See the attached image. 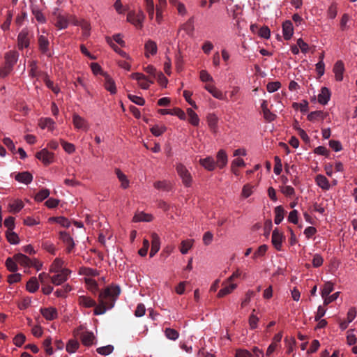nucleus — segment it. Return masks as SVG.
<instances>
[{
  "instance_id": "412c9836",
  "label": "nucleus",
  "mask_w": 357,
  "mask_h": 357,
  "mask_svg": "<svg viewBox=\"0 0 357 357\" xmlns=\"http://www.w3.org/2000/svg\"><path fill=\"white\" fill-rule=\"evenodd\" d=\"M206 121L210 130L216 133L218 130V118L215 114H208L206 116Z\"/></svg>"
},
{
  "instance_id": "5fc2aeb1",
  "label": "nucleus",
  "mask_w": 357,
  "mask_h": 357,
  "mask_svg": "<svg viewBox=\"0 0 357 357\" xmlns=\"http://www.w3.org/2000/svg\"><path fill=\"white\" fill-rule=\"evenodd\" d=\"M43 345L45 348V352L48 355H52L54 353L53 348L52 347V338L50 337H47L43 343Z\"/></svg>"
},
{
  "instance_id": "2f4dec72",
  "label": "nucleus",
  "mask_w": 357,
  "mask_h": 357,
  "mask_svg": "<svg viewBox=\"0 0 357 357\" xmlns=\"http://www.w3.org/2000/svg\"><path fill=\"white\" fill-rule=\"evenodd\" d=\"M133 222H151L153 220V216L151 214L145 213L144 212H140L139 213H136L133 218Z\"/></svg>"
},
{
  "instance_id": "f257e3e1",
  "label": "nucleus",
  "mask_w": 357,
  "mask_h": 357,
  "mask_svg": "<svg viewBox=\"0 0 357 357\" xmlns=\"http://www.w3.org/2000/svg\"><path fill=\"white\" fill-rule=\"evenodd\" d=\"M121 293V289L118 285H110L100 293L98 305L96 301L87 296H80L78 298L79 305L84 307H95L93 313L95 315L103 314L107 310L114 306L115 302Z\"/></svg>"
},
{
  "instance_id": "f03ea898",
  "label": "nucleus",
  "mask_w": 357,
  "mask_h": 357,
  "mask_svg": "<svg viewBox=\"0 0 357 357\" xmlns=\"http://www.w3.org/2000/svg\"><path fill=\"white\" fill-rule=\"evenodd\" d=\"M176 170L184 186L190 187L192 183V176L187 167L183 163L179 162L176 165Z\"/></svg>"
},
{
  "instance_id": "f3484780",
  "label": "nucleus",
  "mask_w": 357,
  "mask_h": 357,
  "mask_svg": "<svg viewBox=\"0 0 357 357\" xmlns=\"http://www.w3.org/2000/svg\"><path fill=\"white\" fill-rule=\"evenodd\" d=\"M227 162L228 158L225 151L223 149L219 150L216 155V167L222 169L227 165Z\"/></svg>"
},
{
  "instance_id": "bf43d9fd",
  "label": "nucleus",
  "mask_w": 357,
  "mask_h": 357,
  "mask_svg": "<svg viewBox=\"0 0 357 357\" xmlns=\"http://www.w3.org/2000/svg\"><path fill=\"white\" fill-rule=\"evenodd\" d=\"M128 98L132 102L135 103L136 105L142 106L145 104V100L141 96H137L136 95H132V94H128Z\"/></svg>"
},
{
  "instance_id": "58836bf2",
  "label": "nucleus",
  "mask_w": 357,
  "mask_h": 357,
  "mask_svg": "<svg viewBox=\"0 0 357 357\" xmlns=\"http://www.w3.org/2000/svg\"><path fill=\"white\" fill-rule=\"evenodd\" d=\"M326 116V114L324 113L322 111H314L311 112L307 116V119L310 121H314L315 120H317L319 119H321L324 120Z\"/></svg>"
},
{
  "instance_id": "4d7b16f0",
  "label": "nucleus",
  "mask_w": 357,
  "mask_h": 357,
  "mask_svg": "<svg viewBox=\"0 0 357 357\" xmlns=\"http://www.w3.org/2000/svg\"><path fill=\"white\" fill-rule=\"evenodd\" d=\"M280 191L287 197H291L295 195V190L291 185H282L280 187Z\"/></svg>"
},
{
  "instance_id": "c03bdc74",
  "label": "nucleus",
  "mask_w": 357,
  "mask_h": 357,
  "mask_svg": "<svg viewBox=\"0 0 357 357\" xmlns=\"http://www.w3.org/2000/svg\"><path fill=\"white\" fill-rule=\"evenodd\" d=\"M334 289V284L331 282H326L324 284V287L321 289V297L325 298L326 296H328Z\"/></svg>"
},
{
  "instance_id": "864d4df0",
  "label": "nucleus",
  "mask_w": 357,
  "mask_h": 357,
  "mask_svg": "<svg viewBox=\"0 0 357 357\" xmlns=\"http://www.w3.org/2000/svg\"><path fill=\"white\" fill-rule=\"evenodd\" d=\"M284 342L286 344V347L287 348V353L290 354L294 351V347L296 345V340L294 337H291L289 338L286 337L284 339Z\"/></svg>"
},
{
  "instance_id": "f8f14e48",
  "label": "nucleus",
  "mask_w": 357,
  "mask_h": 357,
  "mask_svg": "<svg viewBox=\"0 0 357 357\" xmlns=\"http://www.w3.org/2000/svg\"><path fill=\"white\" fill-rule=\"evenodd\" d=\"M283 240L282 233L275 229L272 233L271 242L275 248L280 251L282 249V243Z\"/></svg>"
},
{
  "instance_id": "338daca9",
  "label": "nucleus",
  "mask_w": 357,
  "mask_h": 357,
  "mask_svg": "<svg viewBox=\"0 0 357 357\" xmlns=\"http://www.w3.org/2000/svg\"><path fill=\"white\" fill-rule=\"evenodd\" d=\"M281 86L280 82H269L266 85V89L269 93H273L278 91Z\"/></svg>"
},
{
  "instance_id": "e2e57ef3",
  "label": "nucleus",
  "mask_w": 357,
  "mask_h": 357,
  "mask_svg": "<svg viewBox=\"0 0 357 357\" xmlns=\"http://www.w3.org/2000/svg\"><path fill=\"white\" fill-rule=\"evenodd\" d=\"M51 220H54L56 222L61 225L63 227L68 228L70 225V222L69 221V220L64 217L52 218Z\"/></svg>"
},
{
  "instance_id": "c756f323",
  "label": "nucleus",
  "mask_w": 357,
  "mask_h": 357,
  "mask_svg": "<svg viewBox=\"0 0 357 357\" xmlns=\"http://www.w3.org/2000/svg\"><path fill=\"white\" fill-rule=\"evenodd\" d=\"M95 336L92 332L86 331L82 333L81 340L84 345L86 347L91 346L93 343Z\"/></svg>"
},
{
  "instance_id": "680f3d73",
  "label": "nucleus",
  "mask_w": 357,
  "mask_h": 357,
  "mask_svg": "<svg viewBox=\"0 0 357 357\" xmlns=\"http://www.w3.org/2000/svg\"><path fill=\"white\" fill-rule=\"evenodd\" d=\"M42 248L45 250L47 252H50L52 255L56 254V248L53 243L49 241H45L42 243Z\"/></svg>"
},
{
  "instance_id": "8fccbe9b",
  "label": "nucleus",
  "mask_w": 357,
  "mask_h": 357,
  "mask_svg": "<svg viewBox=\"0 0 357 357\" xmlns=\"http://www.w3.org/2000/svg\"><path fill=\"white\" fill-rule=\"evenodd\" d=\"M78 348L79 343L77 340H69L66 344V351L70 354L75 353Z\"/></svg>"
},
{
  "instance_id": "393cba45",
  "label": "nucleus",
  "mask_w": 357,
  "mask_h": 357,
  "mask_svg": "<svg viewBox=\"0 0 357 357\" xmlns=\"http://www.w3.org/2000/svg\"><path fill=\"white\" fill-rule=\"evenodd\" d=\"M14 259L17 262V264H19L20 265H21L24 267L29 268L31 266V259H30L29 257H28L27 256H26L24 254H22V253L15 254L14 255Z\"/></svg>"
},
{
  "instance_id": "72a5a7b5",
  "label": "nucleus",
  "mask_w": 357,
  "mask_h": 357,
  "mask_svg": "<svg viewBox=\"0 0 357 357\" xmlns=\"http://www.w3.org/2000/svg\"><path fill=\"white\" fill-rule=\"evenodd\" d=\"M106 41L107 43L110 45V47L115 51L116 53H118L119 55H121L122 57L126 58L127 59H130L129 55L124 52L123 50H121L112 40L110 37H106Z\"/></svg>"
},
{
  "instance_id": "c85d7f7f",
  "label": "nucleus",
  "mask_w": 357,
  "mask_h": 357,
  "mask_svg": "<svg viewBox=\"0 0 357 357\" xmlns=\"http://www.w3.org/2000/svg\"><path fill=\"white\" fill-rule=\"evenodd\" d=\"M315 182L317 185L323 190H328L330 188L328 180L325 176L322 174H318L316 176Z\"/></svg>"
},
{
  "instance_id": "bb28decb",
  "label": "nucleus",
  "mask_w": 357,
  "mask_h": 357,
  "mask_svg": "<svg viewBox=\"0 0 357 357\" xmlns=\"http://www.w3.org/2000/svg\"><path fill=\"white\" fill-rule=\"evenodd\" d=\"M64 261L61 258H56L54 261L52 263L50 267V273H57L58 271H61L62 270H65L66 268L63 267Z\"/></svg>"
},
{
  "instance_id": "423d86ee",
  "label": "nucleus",
  "mask_w": 357,
  "mask_h": 357,
  "mask_svg": "<svg viewBox=\"0 0 357 357\" xmlns=\"http://www.w3.org/2000/svg\"><path fill=\"white\" fill-rule=\"evenodd\" d=\"M130 77L137 81L138 85L142 89H148L151 84L153 83V80H150L144 74L140 73H134L130 75Z\"/></svg>"
},
{
  "instance_id": "a878e982",
  "label": "nucleus",
  "mask_w": 357,
  "mask_h": 357,
  "mask_svg": "<svg viewBox=\"0 0 357 357\" xmlns=\"http://www.w3.org/2000/svg\"><path fill=\"white\" fill-rule=\"evenodd\" d=\"M49 40L46 36L40 35L38 37L39 50L43 54H47L49 52Z\"/></svg>"
},
{
  "instance_id": "49530a36",
  "label": "nucleus",
  "mask_w": 357,
  "mask_h": 357,
  "mask_svg": "<svg viewBox=\"0 0 357 357\" xmlns=\"http://www.w3.org/2000/svg\"><path fill=\"white\" fill-rule=\"evenodd\" d=\"M6 238L8 241L11 243L16 245L19 243L20 239L16 233L13 231V230L11 231H7L6 234Z\"/></svg>"
},
{
  "instance_id": "1a4fd4ad",
  "label": "nucleus",
  "mask_w": 357,
  "mask_h": 357,
  "mask_svg": "<svg viewBox=\"0 0 357 357\" xmlns=\"http://www.w3.org/2000/svg\"><path fill=\"white\" fill-rule=\"evenodd\" d=\"M73 123L75 128L77 130L86 131L89 128L88 121L76 113L73 114Z\"/></svg>"
},
{
  "instance_id": "cd10ccee",
  "label": "nucleus",
  "mask_w": 357,
  "mask_h": 357,
  "mask_svg": "<svg viewBox=\"0 0 357 357\" xmlns=\"http://www.w3.org/2000/svg\"><path fill=\"white\" fill-rule=\"evenodd\" d=\"M331 98V92L326 87H323L318 95V102L321 105H326Z\"/></svg>"
},
{
  "instance_id": "5701e85b",
  "label": "nucleus",
  "mask_w": 357,
  "mask_h": 357,
  "mask_svg": "<svg viewBox=\"0 0 357 357\" xmlns=\"http://www.w3.org/2000/svg\"><path fill=\"white\" fill-rule=\"evenodd\" d=\"M38 126L43 130L47 128L50 131H53L55 128V122L50 118H41L39 120Z\"/></svg>"
},
{
  "instance_id": "69168bd1",
  "label": "nucleus",
  "mask_w": 357,
  "mask_h": 357,
  "mask_svg": "<svg viewBox=\"0 0 357 357\" xmlns=\"http://www.w3.org/2000/svg\"><path fill=\"white\" fill-rule=\"evenodd\" d=\"M275 160V166H274V173L276 175L280 174L282 170V165L280 158L278 156H275L274 158Z\"/></svg>"
},
{
  "instance_id": "0eeeda50",
  "label": "nucleus",
  "mask_w": 357,
  "mask_h": 357,
  "mask_svg": "<svg viewBox=\"0 0 357 357\" xmlns=\"http://www.w3.org/2000/svg\"><path fill=\"white\" fill-rule=\"evenodd\" d=\"M36 157L45 165H48L54 162V154L47 149H43L36 153Z\"/></svg>"
},
{
  "instance_id": "ea45409f",
  "label": "nucleus",
  "mask_w": 357,
  "mask_h": 357,
  "mask_svg": "<svg viewBox=\"0 0 357 357\" xmlns=\"http://www.w3.org/2000/svg\"><path fill=\"white\" fill-rule=\"evenodd\" d=\"M187 114L189 116V122L194 126H197L199 123L198 115L191 108L187 109Z\"/></svg>"
},
{
  "instance_id": "ddd939ff",
  "label": "nucleus",
  "mask_w": 357,
  "mask_h": 357,
  "mask_svg": "<svg viewBox=\"0 0 357 357\" xmlns=\"http://www.w3.org/2000/svg\"><path fill=\"white\" fill-rule=\"evenodd\" d=\"M144 55L149 58L150 55L154 56L157 54L158 46L155 41L149 39L144 44Z\"/></svg>"
},
{
  "instance_id": "b1692460",
  "label": "nucleus",
  "mask_w": 357,
  "mask_h": 357,
  "mask_svg": "<svg viewBox=\"0 0 357 357\" xmlns=\"http://www.w3.org/2000/svg\"><path fill=\"white\" fill-rule=\"evenodd\" d=\"M75 25L80 26L82 30V36L84 38H87L90 36L91 24L89 22L82 20L81 21H75Z\"/></svg>"
},
{
  "instance_id": "603ef678",
  "label": "nucleus",
  "mask_w": 357,
  "mask_h": 357,
  "mask_svg": "<svg viewBox=\"0 0 357 357\" xmlns=\"http://www.w3.org/2000/svg\"><path fill=\"white\" fill-rule=\"evenodd\" d=\"M50 195V190L48 189H42L40 190L35 196V200L36 202H42L46 198H47Z\"/></svg>"
},
{
  "instance_id": "dca6fc26",
  "label": "nucleus",
  "mask_w": 357,
  "mask_h": 357,
  "mask_svg": "<svg viewBox=\"0 0 357 357\" xmlns=\"http://www.w3.org/2000/svg\"><path fill=\"white\" fill-rule=\"evenodd\" d=\"M160 248V239L156 233L151 234V248L150 251V257H153Z\"/></svg>"
},
{
  "instance_id": "a19ab883",
  "label": "nucleus",
  "mask_w": 357,
  "mask_h": 357,
  "mask_svg": "<svg viewBox=\"0 0 357 357\" xmlns=\"http://www.w3.org/2000/svg\"><path fill=\"white\" fill-rule=\"evenodd\" d=\"M9 211L11 213H18L24 207V204L21 200H15L8 205Z\"/></svg>"
},
{
  "instance_id": "37998d69",
  "label": "nucleus",
  "mask_w": 357,
  "mask_h": 357,
  "mask_svg": "<svg viewBox=\"0 0 357 357\" xmlns=\"http://www.w3.org/2000/svg\"><path fill=\"white\" fill-rule=\"evenodd\" d=\"M193 245V240L188 239L181 241L180 252L183 254H187L189 250L191 249Z\"/></svg>"
},
{
  "instance_id": "09e8293b",
  "label": "nucleus",
  "mask_w": 357,
  "mask_h": 357,
  "mask_svg": "<svg viewBox=\"0 0 357 357\" xmlns=\"http://www.w3.org/2000/svg\"><path fill=\"white\" fill-rule=\"evenodd\" d=\"M60 142L64 151L68 154L73 153L75 151V146L73 144L66 142L63 139H61Z\"/></svg>"
},
{
  "instance_id": "7c9ffc66",
  "label": "nucleus",
  "mask_w": 357,
  "mask_h": 357,
  "mask_svg": "<svg viewBox=\"0 0 357 357\" xmlns=\"http://www.w3.org/2000/svg\"><path fill=\"white\" fill-rule=\"evenodd\" d=\"M105 88L109 91L111 94L116 93V87L114 81L107 75L105 77Z\"/></svg>"
},
{
  "instance_id": "3c124183",
  "label": "nucleus",
  "mask_w": 357,
  "mask_h": 357,
  "mask_svg": "<svg viewBox=\"0 0 357 357\" xmlns=\"http://www.w3.org/2000/svg\"><path fill=\"white\" fill-rule=\"evenodd\" d=\"M255 312V310L254 309L252 310V312L249 317L248 323L250 326V328L253 330L257 328L258 322H259V318L254 314V312Z\"/></svg>"
},
{
  "instance_id": "6e6552de",
  "label": "nucleus",
  "mask_w": 357,
  "mask_h": 357,
  "mask_svg": "<svg viewBox=\"0 0 357 357\" xmlns=\"http://www.w3.org/2000/svg\"><path fill=\"white\" fill-rule=\"evenodd\" d=\"M53 15L55 16L56 22L54 25L59 29H64L68 26V19L66 16L62 15L58 8L55 9Z\"/></svg>"
},
{
  "instance_id": "473e14b6",
  "label": "nucleus",
  "mask_w": 357,
  "mask_h": 357,
  "mask_svg": "<svg viewBox=\"0 0 357 357\" xmlns=\"http://www.w3.org/2000/svg\"><path fill=\"white\" fill-rule=\"evenodd\" d=\"M26 288L30 293H35L39 288L38 279L36 277L31 278L26 283Z\"/></svg>"
},
{
  "instance_id": "79ce46f5",
  "label": "nucleus",
  "mask_w": 357,
  "mask_h": 357,
  "mask_svg": "<svg viewBox=\"0 0 357 357\" xmlns=\"http://www.w3.org/2000/svg\"><path fill=\"white\" fill-rule=\"evenodd\" d=\"M5 265L6 268L10 272H16L18 269L17 262L15 260L14 256L7 258Z\"/></svg>"
},
{
  "instance_id": "0e129e2a",
  "label": "nucleus",
  "mask_w": 357,
  "mask_h": 357,
  "mask_svg": "<svg viewBox=\"0 0 357 357\" xmlns=\"http://www.w3.org/2000/svg\"><path fill=\"white\" fill-rule=\"evenodd\" d=\"M337 13V6L335 3H332L328 8L327 16L330 19H334L336 17Z\"/></svg>"
},
{
  "instance_id": "a18cd8bd",
  "label": "nucleus",
  "mask_w": 357,
  "mask_h": 357,
  "mask_svg": "<svg viewBox=\"0 0 357 357\" xmlns=\"http://www.w3.org/2000/svg\"><path fill=\"white\" fill-rule=\"evenodd\" d=\"M165 335L167 338L171 340H176L179 337L178 332L176 330L171 328H165Z\"/></svg>"
},
{
  "instance_id": "774afa93",
  "label": "nucleus",
  "mask_w": 357,
  "mask_h": 357,
  "mask_svg": "<svg viewBox=\"0 0 357 357\" xmlns=\"http://www.w3.org/2000/svg\"><path fill=\"white\" fill-rule=\"evenodd\" d=\"M252 185L250 184H245L242 189L241 195L244 198L249 197L252 194Z\"/></svg>"
},
{
  "instance_id": "e433bc0d",
  "label": "nucleus",
  "mask_w": 357,
  "mask_h": 357,
  "mask_svg": "<svg viewBox=\"0 0 357 357\" xmlns=\"http://www.w3.org/2000/svg\"><path fill=\"white\" fill-rule=\"evenodd\" d=\"M79 273L88 277L97 276L99 275V272L96 269L85 266L79 268Z\"/></svg>"
},
{
  "instance_id": "4c0bfd02",
  "label": "nucleus",
  "mask_w": 357,
  "mask_h": 357,
  "mask_svg": "<svg viewBox=\"0 0 357 357\" xmlns=\"http://www.w3.org/2000/svg\"><path fill=\"white\" fill-rule=\"evenodd\" d=\"M274 212V222L276 225H279L284 218V210L282 206H278L275 208Z\"/></svg>"
},
{
  "instance_id": "9b49d317",
  "label": "nucleus",
  "mask_w": 357,
  "mask_h": 357,
  "mask_svg": "<svg viewBox=\"0 0 357 357\" xmlns=\"http://www.w3.org/2000/svg\"><path fill=\"white\" fill-rule=\"evenodd\" d=\"M40 312L47 321H52L58 317V312L55 307H50L40 308Z\"/></svg>"
},
{
  "instance_id": "6ab92c4d",
  "label": "nucleus",
  "mask_w": 357,
  "mask_h": 357,
  "mask_svg": "<svg viewBox=\"0 0 357 357\" xmlns=\"http://www.w3.org/2000/svg\"><path fill=\"white\" fill-rule=\"evenodd\" d=\"M333 73L335 74V79L340 82L343 79V73L344 72V66L342 61H337L333 67Z\"/></svg>"
},
{
  "instance_id": "de8ad7c7",
  "label": "nucleus",
  "mask_w": 357,
  "mask_h": 357,
  "mask_svg": "<svg viewBox=\"0 0 357 357\" xmlns=\"http://www.w3.org/2000/svg\"><path fill=\"white\" fill-rule=\"evenodd\" d=\"M31 11L34 17H36V20L40 23H45L46 22V19L45 16L43 15V13L40 10H39L36 7H32Z\"/></svg>"
},
{
  "instance_id": "4be33fe9",
  "label": "nucleus",
  "mask_w": 357,
  "mask_h": 357,
  "mask_svg": "<svg viewBox=\"0 0 357 357\" xmlns=\"http://www.w3.org/2000/svg\"><path fill=\"white\" fill-rule=\"evenodd\" d=\"M60 238L67 245V252H70L75 247L73 238L66 231L60 232Z\"/></svg>"
},
{
  "instance_id": "a211bd4d",
  "label": "nucleus",
  "mask_w": 357,
  "mask_h": 357,
  "mask_svg": "<svg viewBox=\"0 0 357 357\" xmlns=\"http://www.w3.org/2000/svg\"><path fill=\"white\" fill-rule=\"evenodd\" d=\"M199 162L205 169L210 172L213 171L216 167L215 161L211 156L201 158L199 159Z\"/></svg>"
},
{
  "instance_id": "aec40b11",
  "label": "nucleus",
  "mask_w": 357,
  "mask_h": 357,
  "mask_svg": "<svg viewBox=\"0 0 357 357\" xmlns=\"http://www.w3.org/2000/svg\"><path fill=\"white\" fill-rule=\"evenodd\" d=\"M15 178L17 181L27 185L32 181L33 176L29 172H23L17 174L15 176Z\"/></svg>"
},
{
  "instance_id": "20e7f679",
  "label": "nucleus",
  "mask_w": 357,
  "mask_h": 357,
  "mask_svg": "<svg viewBox=\"0 0 357 357\" xmlns=\"http://www.w3.org/2000/svg\"><path fill=\"white\" fill-rule=\"evenodd\" d=\"M53 273L54 275L50 278L51 282L53 284L58 286L67 281L71 273V271L68 268H65V270H62L61 271H59L57 273Z\"/></svg>"
},
{
  "instance_id": "c9c22d12",
  "label": "nucleus",
  "mask_w": 357,
  "mask_h": 357,
  "mask_svg": "<svg viewBox=\"0 0 357 357\" xmlns=\"http://www.w3.org/2000/svg\"><path fill=\"white\" fill-rule=\"evenodd\" d=\"M205 89L215 98L222 100L223 98V94L221 91L217 89L214 85L207 84L205 86Z\"/></svg>"
},
{
  "instance_id": "2eb2a0df",
  "label": "nucleus",
  "mask_w": 357,
  "mask_h": 357,
  "mask_svg": "<svg viewBox=\"0 0 357 357\" xmlns=\"http://www.w3.org/2000/svg\"><path fill=\"white\" fill-rule=\"evenodd\" d=\"M282 34L284 40H289L294 34L293 24L290 20H286L282 24Z\"/></svg>"
},
{
  "instance_id": "6e6d98bb",
  "label": "nucleus",
  "mask_w": 357,
  "mask_h": 357,
  "mask_svg": "<svg viewBox=\"0 0 357 357\" xmlns=\"http://www.w3.org/2000/svg\"><path fill=\"white\" fill-rule=\"evenodd\" d=\"M114 350V347L112 345H107L104 347H99L96 349L97 352L102 356H107L110 354Z\"/></svg>"
},
{
  "instance_id": "7ed1b4c3",
  "label": "nucleus",
  "mask_w": 357,
  "mask_h": 357,
  "mask_svg": "<svg viewBox=\"0 0 357 357\" xmlns=\"http://www.w3.org/2000/svg\"><path fill=\"white\" fill-rule=\"evenodd\" d=\"M144 19L145 15L142 10H139L137 13L130 11L127 15V20L138 29L142 28Z\"/></svg>"
},
{
  "instance_id": "f704fd0d",
  "label": "nucleus",
  "mask_w": 357,
  "mask_h": 357,
  "mask_svg": "<svg viewBox=\"0 0 357 357\" xmlns=\"http://www.w3.org/2000/svg\"><path fill=\"white\" fill-rule=\"evenodd\" d=\"M116 174L119 181L121 182V187L123 189H126L129 187V180L128 179L126 174H124L120 169H116Z\"/></svg>"
},
{
  "instance_id": "4468645a",
  "label": "nucleus",
  "mask_w": 357,
  "mask_h": 357,
  "mask_svg": "<svg viewBox=\"0 0 357 357\" xmlns=\"http://www.w3.org/2000/svg\"><path fill=\"white\" fill-rule=\"evenodd\" d=\"M223 287L218 291V297L222 298L231 294L236 287L237 284L227 282V280L222 283Z\"/></svg>"
},
{
  "instance_id": "9d476101",
  "label": "nucleus",
  "mask_w": 357,
  "mask_h": 357,
  "mask_svg": "<svg viewBox=\"0 0 357 357\" xmlns=\"http://www.w3.org/2000/svg\"><path fill=\"white\" fill-rule=\"evenodd\" d=\"M19 57V54L17 51L11 50L5 54V64L8 68L13 69L15 64L17 63Z\"/></svg>"
},
{
  "instance_id": "052dcab7",
  "label": "nucleus",
  "mask_w": 357,
  "mask_h": 357,
  "mask_svg": "<svg viewBox=\"0 0 357 357\" xmlns=\"http://www.w3.org/2000/svg\"><path fill=\"white\" fill-rule=\"evenodd\" d=\"M25 340V335L23 333H18L13 338V343L15 346L20 347L24 343Z\"/></svg>"
},
{
  "instance_id": "13d9d810",
  "label": "nucleus",
  "mask_w": 357,
  "mask_h": 357,
  "mask_svg": "<svg viewBox=\"0 0 357 357\" xmlns=\"http://www.w3.org/2000/svg\"><path fill=\"white\" fill-rule=\"evenodd\" d=\"M166 130V128L164 126H159L155 125L151 128V133L155 136L159 137L162 135Z\"/></svg>"
},
{
  "instance_id": "39448f33",
  "label": "nucleus",
  "mask_w": 357,
  "mask_h": 357,
  "mask_svg": "<svg viewBox=\"0 0 357 357\" xmlns=\"http://www.w3.org/2000/svg\"><path fill=\"white\" fill-rule=\"evenodd\" d=\"M17 47L22 50L24 48L29 47L30 45L29 32L26 29H23L17 36Z\"/></svg>"
}]
</instances>
